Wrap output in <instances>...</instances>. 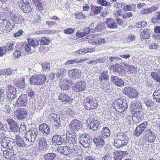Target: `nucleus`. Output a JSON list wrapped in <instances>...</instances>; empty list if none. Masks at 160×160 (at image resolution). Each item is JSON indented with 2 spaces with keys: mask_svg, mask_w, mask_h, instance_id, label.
<instances>
[{
  "mask_svg": "<svg viewBox=\"0 0 160 160\" xmlns=\"http://www.w3.org/2000/svg\"><path fill=\"white\" fill-rule=\"evenodd\" d=\"M46 80L44 75L33 76L30 79V83L31 84L40 85L43 84Z\"/></svg>",
  "mask_w": 160,
  "mask_h": 160,
  "instance_id": "20e7f679",
  "label": "nucleus"
},
{
  "mask_svg": "<svg viewBox=\"0 0 160 160\" xmlns=\"http://www.w3.org/2000/svg\"><path fill=\"white\" fill-rule=\"evenodd\" d=\"M14 99L12 98V97L9 96L8 95H5L4 94L1 97H0V101L2 103L5 102L8 103L10 102Z\"/></svg>",
  "mask_w": 160,
  "mask_h": 160,
  "instance_id": "bb28decb",
  "label": "nucleus"
},
{
  "mask_svg": "<svg viewBox=\"0 0 160 160\" xmlns=\"http://www.w3.org/2000/svg\"><path fill=\"white\" fill-rule=\"evenodd\" d=\"M148 124V122L145 121L137 126L134 131V135L136 136H140L147 128Z\"/></svg>",
  "mask_w": 160,
  "mask_h": 160,
  "instance_id": "9b49d317",
  "label": "nucleus"
},
{
  "mask_svg": "<svg viewBox=\"0 0 160 160\" xmlns=\"http://www.w3.org/2000/svg\"><path fill=\"white\" fill-rule=\"evenodd\" d=\"M101 132L102 137L104 138L108 137L110 135V130L107 127L104 128Z\"/></svg>",
  "mask_w": 160,
  "mask_h": 160,
  "instance_id": "72a5a7b5",
  "label": "nucleus"
},
{
  "mask_svg": "<svg viewBox=\"0 0 160 160\" xmlns=\"http://www.w3.org/2000/svg\"><path fill=\"white\" fill-rule=\"evenodd\" d=\"M106 24L107 27L110 28H116L118 27L116 22L112 18L108 19Z\"/></svg>",
  "mask_w": 160,
  "mask_h": 160,
  "instance_id": "cd10ccee",
  "label": "nucleus"
},
{
  "mask_svg": "<svg viewBox=\"0 0 160 160\" xmlns=\"http://www.w3.org/2000/svg\"><path fill=\"white\" fill-rule=\"evenodd\" d=\"M84 54H85V53L84 51L83 50V49L82 50H79L77 51L74 53V54L76 56L79 55V54L83 55Z\"/></svg>",
  "mask_w": 160,
  "mask_h": 160,
  "instance_id": "338daca9",
  "label": "nucleus"
},
{
  "mask_svg": "<svg viewBox=\"0 0 160 160\" xmlns=\"http://www.w3.org/2000/svg\"><path fill=\"white\" fill-rule=\"evenodd\" d=\"M86 83L84 81H81L77 82L76 85L72 87L73 91L76 92H82L86 88Z\"/></svg>",
  "mask_w": 160,
  "mask_h": 160,
  "instance_id": "2eb2a0df",
  "label": "nucleus"
},
{
  "mask_svg": "<svg viewBox=\"0 0 160 160\" xmlns=\"http://www.w3.org/2000/svg\"><path fill=\"white\" fill-rule=\"evenodd\" d=\"M59 85L61 88L63 89H69L68 85L67 84L66 79H63L60 81Z\"/></svg>",
  "mask_w": 160,
  "mask_h": 160,
  "instance_id": "79ce46f5",
  "label": "nucleus"
},
{
  "mask_svg": "<svg viewBox=\"0 0 160 160\" xmlns=\"http://www.w3.org/2000/svg\"><path fill=\"white\" fill-rule=\"evenodd\" d=\"M27 98V95L21 94L16 102L15 104L18 107L26 106L28 101Z\"/></svg>",
  "mask_w": 160,
  "mask_h": 160,
  "instance_id": "ddd939ff",
  "label": "nucleus"
},
{
  "mask_svg": "<svg viewBox=\"0 0 160 160\" xmlns=\"http://www.w3.org/2000/svg\"><path fill=\"white\" fill-rule=\"evenodd\" d=\"M71 147H72V149L76 153H78L82 151L81 147L79 143L76 142L72 145Z\"/></svg>",
  "mask_w": 160,
  "mask_h": 160,
  "instance_id": "a19ab883",
  "label": "nucleus"
},
{
  "mask_svg": "<svg viewBox=\"0 0 160 160\" xmlns=\"http://www.w3.org/2000/svg\"><path fill=\"white\" fill-rule=\"evenodd\" d=\"M6 52L9 51H12L14 49V45L11 42H8L6 43V45L3 47Z\"/></svg>",
  "mask_w": 160,
  "mask_h": 160,
  "instance_id": "37998d69",
  "label": "nucleus"
},
{
  "mask_svg": "<svg viewBox=\"0 0 160 160\" xmlns=\"http://www.w3.org/2000/svg\"><path fill=\"white\" fill-rule=\"evenodd\" d=\"M6 51L4 50V47H0V57H2L6 53Z\"/></svg>",
  "mask_w": 160,
  "mask_h": 160,
  "instance_id": "0e129e2a",
  "label": "nucleus"
},
{
  "mask_svg": "<svg viewBox=\"0 0 160 160\" xmlns=\"http://www.w3.org/2000/svg\"><path fill=\"white\" fill-rule=\"evenodd\" d=\"M38 148L39 150L44 151L48 147L46 139L43 138H41L39 139Z\"/></svg>",
  "mask_w": 160,
  "mask_h": 160,
  "instance_id": "412c9836",
  "label": "nucleus"
},
{
  "mask_svg": "<svg viewBox=\"0 0 160 160\" xmlns=\"http://www.w3.org/2000/svg\"><path fill=\"white\" fill-rule=\"evenodd\" d=\"M83 105L85 108L87 110L96 109L98 107L96 100L93 98H86L84 100Z\"/></svg>",
  "mask_w": 160,
  "mask_h": 160,
  "instance_id": "39448f33",
  "label": "nucleus"
},
{
  "mask_svg": "<svg viewBox=\"0 0 160 160\" xmlns=\"http://www.w3.org/2000/svg\"><path fill=\"white\" fill-rule=\"evenodd\" d=\"M54 73H56V76L57 78L62 77L66 73V71L64 68L61 69H58L55 70Z\"/></svg>",
  "mask_w": 160,
  "mask_h": 160,
  "instance_id": "2f4dec72",
  "label": "nucleus"
},
{
  "mask_svg": "<svg viewBox=\"0 0 160 160\" xmlns=\"http://www.w3.org/2000/svg\"><path fill=\"white\" fill-rule=\"evenodd\" d=\"M128 154L127 151H117L113 153L114 158L115 160H121L123 157Z\"/></svg>",
  "mask_w": 160,
  "mask_h": 160,
  "instance_id": "6ab92c4d",
  "label": "nucleus"
},
{
  "mask_svg": "<svg viewBox=\"0 0 160 160\" xmlns=\"http://www.w3.org/2000/svg\"><path fill=\"white\" fill-rule=\"evenodd\" d=\"M58 98L59 100L62 102H68L70 99V97L65 93H61Z\"/></svg>",
  "mask_w": 160,
  "mask_h": 160,
  "instance_id": "f704fd0d",
  "label": "nucleus"
},
{
  "mask_svg": "<svg viewBox=\"0 0 160 160\" xmlns=\"http://www.w3.org/2000/svg\"><path fill=\"white\" fill-rule=\"evenodd\" d=\"M112 106L115 109L119 112H122L126 110L128 107L126 101H123L122 98L116 100Z\"/></svg>",
  "mask_w": 160,
  "mask_h": 160,
  "instance_id": "f03ea898",
  "label": "nucleus"
},
{
  "mask_svg": "<svg viewBox=\"0 0 160 160\" xmlns=\"http://www.w3.org/2000/svg\"><path fill=\"white\" fill-rule=\"evenodd\" d=\"M151 75L152 78L156 81H157L158 79V78L160 77L158 73L154 72H152L151 73Z\"/></svg>",
  "mask_w": 160,
  "mask_h": 160,
  "instance_id": "bf43d9fd",
  "label": "nucleus"
},
{
  "mask_svg": "<svg viewBox=\"0 0 160 160\" xmlns=\"http://www.w3.org/2000/svg\"><path fill=\"white\" fill-rule=\"evenodd\" d=\"M147 24L145 21L137 22L135 24V27L138 28H142L146 27Z\"/></svg>",
  "mask_w": 160,
  "mask_h": 160,
  "instance_id": "49530a36",
  "label": "nucleus"
},
{
  "mask_svg": "<svg viewBox=\"0 0 160 160\" xmlns=\"http://www.w3.org/2000/svg\"><path fill=\"white\" fill-rule=\"evenodd\" d=\"M155 16L152 19V22L155 23H160V12H156Z\"/></svg>",
  "mask_w": 160,
  "mask_h": 160,
  "instance_id": "e433bc0d",
  "label": "nucleus"
},
{
  "mask_svg": "<svg viewBox=\"0 0 160 160\" xmlns=\"http://www.w3.org/2000/svg\"><path fill=\"white\" fill-rule=\"evenodd\" d=\"M99 79L101 82L104 83L108 79V76L107 72H103L101 74V77H99Z\"/></svg>",
  "mask_w": 160,
  "mask_h": 160,
  "instance_id": "4c0bfd02",
  "label": "nucleus"
},
{
  "mask_svg": "<svg viewBox=\"0 0 160 160\" xmlns=\"http://www.w3.org/2000/svg\"><path fill=\"white\" fill-rule=\"evenodd\" d=\"M82 126L81 122L80 121L74 119L71 122L69 126L71 130L70 132H74L80 129Z\"/></svg>",
  "mask_w": 160,
  "mask_h": 160,
  "instance_id": "6e6552de",
  "label": "nucleus"
},
{
  "mask_svg": "<svg viewBox=\"0 0 160 160\" xmlns=\"http://www.w3.org/2000/svg\"><path fill=\"white\" fill-rule=\"evenodd\" d=\"M79 142L85 148H89L90 146L91 140L85 134H82L80 136Z\"/></svg>",
  "mask_w": 160,
  "mask_h": 160,
  "instance_id": "4468645a",
  "label": "nucleus"
},
{
  "mask_svg": "<svg viewBox=\"0 0 160 160\" xmlns=\"http://www.w3.org/2000/svg\"><path fill=\"white\" fill-rule=\"evenodd\" d=\"M75 31L74 29L72 28H68L64 30V33L65 34H69L73 33Z\"/></svg>",
  "mask_w": 160,
  "mask_h": 160,
  "instance_id": "052dcab7",
  "label": "nucleus"
},
{
  "mask_svg": "<svg viewBox=\"0 0 160 160\" xmlns=\"http://www.w3.org/2000/svg\"><path fill=\"white\" fill-rule=\"evenodd\" d=\"M122 90L123 92L126 95L132 98L137 97L138 95L137 90L130 87H125Z\"/></svg>",
  "mask_w": 160,
  "mask_h": 160,
  "instance_id": "423d86ee",
  "label": "nucleus"
},
{
  "mask_svg": "<svg viewBox=\"0 0 160 160\" xmlns=\"http://www.w3.org/2000/svg\"><path fill=\"white\" fill-rule=\"evenodd\" d=\"M39 130L43 131L44 133L47 134L50 132V128L48 126L46 123H43L40 125L39 127Z\"/></svg>",
  "mask_w": 160,
  "mask_h": 160,
  "instance_id": "c85d7f7f",
  "label": "nucleus"
},
{
  "mask_svg": "<svg viewBox=\"0 0 160 160\" xmlns=\"http://www.w3.org/2000/svg\"><path fill=\"white\" fill-rule=\"evenodd\" d=\"M102 7H96L94 9V12L96 14H97L99 13L102 10Z\"/></svg>",
  "mask_w": 160,
  "mask_h": 160,
  "instance_id": "774afa93",
  "label": "nucleus"
},
{
  "mask_svg": "<svg viewBox=\"0 0 160 160\" xmlns=\"http://www.w3.org/2000/svg\"><path fill=\"white\" fill-rule=\"evenodd\" d=\"M126 66L128 68L129 70L132 72H133L136 70V68L133 65H129L127 64Z\"/></svg>",
  "mask_w": 160,
  "mask_h": 160,
  "instance_id": "69168bd1",
  "label": "nucleus"
},
{
  "mask_svg": "<svg viewBox=\"0 0 160 160\" xmlns=\"http://www.w3.org/2000/svg\"><path fill=\"white\" fill-rule=\"evenodd\" d=\"M87 58H85L79 60L77 59L68 60L64 64L66 65H69L71 64H72L74 63H82L87 61Z\"/></svg>",
  "mask_w": 160,
  "mask_h": 160,
  "instance_id": "c756f323",
  "label": "nucleus"
},
{
  "mask_svg": "<svg viewBox=\"0 0 160 160\" xmlns=\"http://www.w3.org/2000/svg\"><path fill=\"white\" fill-rule=\"evenodd\" d=\"M62 138L60 135H54L52 138V141L57 143L58 145H60L62 144Z\"/></svg>",
  "mask_w": 160,
  "mask_h": 160,
  "instance_id": "473e14b6",
  "label": "nucleus"
},
{
  "mask_svg": "<svg viewBox=\"0 0 160 160\" xmlns=\"http://www.w3.org/2000/svg\"><path fill=\"white\" fill-rule=\"evenodd\" d=\"M128 142V138L124 133H119L114 141V146L118 148L126 145Z\"/></svg>",
  "mask_w": 160,
  "mask_h": 160,
  "instance_id": "f257e3e1",
  "label": "nucleus"
},
{
  "mask_svg": "<svg viewBox=\"0 0 160 160\" xmlns=\"http://www.w3.org/2000/svg\"><path fill=\"white\" fill-rule=\"evenodd\" d=\"M13 24V22L12 21H7L6 20H4L3 22V25H6V27L7 30L10 31L12 30L11 27L12 24Z\"/></svg>",
  "mask_w": 160,
  "mask_h": 160,
  "instance_id": "58836bf2",
  "label": "nucleus"
},
{
  "mask_svg": "<svg viewBox=\"0 0 160 160\" xmlns=\"http://www.w3.org/2000/svg\"><path fill=\"white\" fill-rule=\"evenodd\" d=\"M57 151L65 155H68L71 153L70 148L67 146H60L57 149Z\"/></svg>",
  "mask_w": 160,
  "mask_h": 160,
  "instance_id": "4be33fe9",
  "label": "nucleus"
},
{
  "mask_svg": "<svg viewBox=\"0 0 160 160\" xmlns=\"http://www.w3.org/2000/svg\"><path fill=\"white\" fill-rule=\"evenodd\" d=\"M38 134L37 129L34 128L33 130L27 131L25 135L26 143L27 146L31 144V142H34Z\"/></svg>",
  "mask_w": 160,
  "mask_h": 160,
  "instance_id": "7ed1b4c3",
  "label": "nucleus"
},
{
  "mask_svg": "<svg viewBox=\"0 0 160 160\" xmlns=\"http://www.w3.org/2000/svg\"><path fill=\"white\" fill-rule=\"evenodd\" d=\"M5 72L6 75L8 76H10L12 74H14L15 73L14 71L12 70L11 68L6 69Z\"/></svg>",
  "mask_w": 160,
  "mask_h": 160,
  "instance_id": "4d7b16f0",
  "label": "nucleus"
},
{
  "mask_svg": "<svg viewBox=\"0 0 160 160\" xmlns=\"http://www.w3.org/2000/svg\"><path fill=\"white\" fill-rule=\"evenodd\" d=\"M132 109L135 112H139L142 108L141 103L138 101H133L131 104Z\"/></svg>",
  "mask_w": 160,
  "mask_h": 160,
  "instance_id": "a878e982",
  "label": "nucleus"
},
{
  "mask_svg": "<svg viewBox=\"0 0 160 160\" xmlns=\"http://www.w3.org/2000/svg\"><path fill=\"white\" fill-rule=\"evenodd\" d=\"M81 70L77 69H72L68 72L69 77L74 79H77L80 78L81 76Z\"/></svg>",
  "mask_w": 160,
  "mask_h": 160,
  "instance_id": "dca6fc26",
  "label": "nucleus"
},
{
  "mask_svg": "<svg viewBox=\"0 0 160 160\" xmlns=\"http://www.w3.org/2000/svg\"><path fill=\"white\" fill-rule=\"evenodd\" d=\"M93 142L96 146H98L100 148H102L104 144V139L101 136H99L94 138L93 140Z\"/></svg>",
  "mask_w": 160,
  "mask_h": 160,
  "instance_id": "b1692460",
  "label": "nucleus"
},
{
  "mask_svg": "<svg viewBox=\"0 0 160 160\" xmlns=\"http://www.w3.org/2000/svg\"><path fill=\"white\" fill-rule=\"evenodd\" d=\"M146 138L147 141L149 142H153L155 139V134L150 129H148L145 132Z\"/></svg>",
  "mask_w": 160,
  "mask_h": 160,
  "instance_id": "aec40b11",
  "label": "nucleus"
},
{
  "mask_svg": "<svg viewBox=\"0 0 160 160\" xmlns=\"http://www.w3.org/2000/svg\"><path fill=\"white\" fill-rule=\"evenodd\" d=\"M132 15V13L131 12H126L122 16L123 18L124 19H128L131 17Z\"/></svg>",
  "mask_w": 160,
  "mask_h": 160,
  "instance_id": "680f3d73",
  "label": "nucleus"
},
{
  "mask_svg": "<svg viewBox=\"0 0 160 160\" xmlns=\"http://www.w3.org/2000/svg\"><path fill=\"white\" fill-rule=\"evenodd\" d=\"M18 4L20 8L24 12L28 13L32 10L29 3L26 0H21Z\"/></svg>",
  "mask_w": 160,
  "mask_h": 160,
  "instance_id": "0eeeda50",
  "label": "nucleus"
},
{
  "mask_svg": "<svg viewBox=\"0 0 160 160\" xmlns=\"http://www.w3.org/2000/svg\"><path fill=\"white\" fill-rule=\"evenodd\" d=\"M40 42L43 45H46L50 43V41L48 38L43 37L42 38Z\"/></svg>",
  "mask_w": 160,
  "mask_h": 160,
  "instance_id": "3c124183",
  "label": "nucleus"
},
{
  "mask_svg": "<svg viewBox=\"0 0 160 160\" xmlns=\"http://www.w3.org/2000/svg\"><path fill=\"white\" fill-rule=\"evenodd\" d=\"M17 86L20 89H24L26 87V85L25 83L24 80L19 81L17 83Z\"/></svg>",
  "mask_w": 160,
  "mask_h": 160,
  "instance_id": "8fccbe9b",
  "label": "nucleus"
},
{
  "mask_svg": "<svg viewBox=\"0 0 160 160\" xmlns=\"http://www.w3.org/2000/svg\"><path fill=\"white\" fill-rule=\"evenodd\" d=\"M50 64L48 63H44L42 64V69L43 71L48 70H49L50 68Z\"/></svg>",
  "mask_w": 160,
  "mask_h": 160,
  "instance_id": "864d4df0",
  "label": "nucleus"
},
{
  "mask_svg": "<svg viewBox=\"0 0 160 160\" xmlns=\"http://www.w3.org/2000/svg\"><path fill=\"white\" fill-rule=\"evenodd\" d=\"M56 157V154L53 153H48L44 156L45 160H53Z\"/></svg>",
  "mask_w": 160,
  "mask_h": 160,
  "instance_id": "c03bdc74",
  "label": "nucleus"
},
{
  "mask_svg": "<svg viewBox=\"0 0 160 160\" xmlns=\"http://www.w3.org/2000/svg\"><path fill=\"white\" fill-rule=\"evenodd\" d=\"M91 30H93V29H91L90 30V28L89 27H87L83 29V32L85 33L86 36L90 34V32H92Z\"/></svg>",
  "mask_w": 160,
  "mask_h": 160,
  "instance_id": "e2e57ef3",
  "label": "nucleus"
},
{
  "mask_svg": "<svg viewBox=\"0 0 160 160\" xmlns=\"http://www.w3.org/2000/svg\"><path fill=\"white\" fill-rule=\"evenodd\" d=\"M16 143L17 145L19 147H25L26 146V145H27L26 142L24 141L23 138H22L21 140H18V141H16Z\"/></svg>",
  "mask_w": 160,
  "mask_h": 160,
  "instance_id": "09e8293b",
  "label": "nucleus"
},
{
  "mask_svg": "<svg viewBox=\"0 0 160 160\" xmlns=\"http://www.w3.org/2000/svg\"><path fill=\"white\" fill-rule=\"evenodd\" d=\"M15 113L16 118L20 120L25 119L27 116V111L23 108H18Z\"/></svg>",
  "mask_w": 160,
  "mask_h": 160,
  "instance_id": "9d476101",
  "label": "nucleus"
},
{
  "mask_svg": "<svg viewBox=\"0 0 160 160\" xmlns=\"http://www.w3.org/2000/svg\"><path fill=\"white\" fill-rule=\"evenodd\" d=\"M0 141L1 142V145L3 148H10L12 147L11 143L12 142L10 140L9 138L8 137L5 138L3 140Z\"/></svg>",
  "mask_w": 160,
  "mask_h": 160,
  "instance_id": "393cba45",
  "label": "nucleus"
},
{
  "mask_svg": "<svg viewBox=\"0 0 160 160\" xmlns=\"http://www.w3.org/2000/svg\"><path fill=\"white\" fill-rule=\"evenodd\" d=\"M28 43L31 46L33 47V48H35L38 47L39 45V42L37 40H34L31 38H29L28 40Z\"/></svg>",
  "mask_w": 160,
  "mask_h": 160,
  "instance_id": "ea45409f",
  "label": "nucleus"
},
{
  "mask_svg": "<svg viewBox=\"0 0 160 160\" xmlns=\"http://www.w3.org/2000/svg\"><path fill=\"white\" fill-rule=\"evenodd\" d=\"M6 92L7 94L12 97L15 98L16 96V90L15 88L11 84L8 85L5 88Z\"/></svg>",
  "mask_w": 160,
  "mask_h": 160,
  "instance_id": "a211bd4d",
  "label": "nucleus"
},
{
  "mask_svg": "<svg viewBox=\"0 0 160 160\" xmlns=\"http://www.w3.org/2000/svg\"><path fill=\"white\" fill-rule=\"evenodd\" d=\"M98 3L103 6H110L111 5L110 2H108L106 0H97Z\"/></svg>",
  "mask_w": 160,
  "mask_h": 160,
  "instance_id": "5fc2aeb1",
  "label": "nucleus"
},
{
  "mask_svg": "<svg viewBox=\"0 0 160 160\" xmlns=\"http://www.w3.org/2000/svg\"><path fill=\"white\" fill-rule=\"evenodd\" d=\"M31 46L29 43H28V44H27L25 45L21 46V47L20 48V51H22V52L23 51L22 49L24 48L25 51L27 52H29L31 50Z\"/></svg>",
  "mask_w": 160,
  "mask_h": 160,
  "instance_id": "a18cd8bd",
  "label": "nucleus"
},
{
  "mask_svg": "<svg viewBox=\"0 0 160 160\" xmlns=\"http://www.w3.org/2000/svg\"><path fill=\"white\" fill-rule=\"evenodd\" d=\"M11 110L12 109L9 105H7L5 106L4 111L6 114L9 115Z\"/></svg>",
  "mask_w": 160,
  "mask_h": 160,
  "instance_id": "6e6d98bb",
  "label": "nucleus"
},
{
  "mask_svg": "<svg viewBox=\"0 0 160 160\" xmlns=\"http://www.w3.org/2000/svg\"><path fill=\"white\" fill-rule=\"evenodd\" d=\"M7 122L10 126V129L14 132H18L19 130V126L12 119L8 118L6 120Z\"/></svg>",
  "mask_w": 160,
  "mask_h": 160,
  "instance_id": "f3484780",
  "label": "nucleus"
},
{
  "mask_svg": "<svg viewBox=\"0 0 160 160\" xmlns=\"http://www.w3.org/2000/svg\"><path fill=\"white\" fill-rule=\"evenodd\" d=\"M145 104L148 107L151 108L154 105V102L148 98H146L144 101Z\"/></svg>",
  "mask_w": 160,
  "mask_h": 160,
  "instance_id": "603ef678",
  "label": "nucleus"
},
{
  "mask_svg": "<svg viewBox=\"0 0 160 160\" xmlns=\"http://www.w3.org/2000/svg\"><path fill=\"white\" fill-rule=\"evenodd\" d=\"M28 95L32 97H34L35 92L32 88H29L27 91Z\"/></svg>",
  "mask_w": 160,
  "mask_h": 160,
  "instance_id": "13d9d810",
  "label": "nucleus"
},
{
  "mask_svg": "<svg viewBox=\"0 0 160 160\" xmlns=\"http://www.w3.org/2000/svg\"><path fill=\"white\" fill-rule=\"evenodd\" d=\"M88 127L94 131L97 130L99 128L100 122L92 118H89L87 120Z\"/></svg>",
  "mask_w": 160,
  "mask_h": 160,
  "instance_id": "1a4fd4ad",
  "label": "nucleus"
},
{
  "mask_svg": "<svg viewBox=\"0 0 160 160\" xmlns=\"http://www.w3.org/2000/svg\"><path fill=\"white\" fill-rule=\"evenodd\" d=\"M4 154L7 158L11 160L14 159L16 157V154L12 152L5 151Z\"/></svg>",
  "mask_w": 160,
  "mask_h": 160,
  "instance_id": "c9c22d12",
  "label": "nucleus"
},
{
  "mask_svg": "<svg viewBox=\"0 0 160 160\" xmlns=\"http://www.w3.org/2000/svg\"><path fill=\"white\" fill-rule=\"evenodd\" d=\"M148 29H145L141 33V35L143 38L145 39H148L149 38L150 35L149 33Z\"/></svg>",
  "mask_w": 160,
  "mask_h": 160,
  "instance_id": "de8ad7c7",
  "label": "nucleus"
},
{
  "mask_svg": "<svg viewBox=\"0 0 160 160\" xmlns=\"http://www.w3.org/2000/svg\"><path fill=\"white\" fill-rule=\"evenodd\" d=\"M67 139L66 142L70 144V147L72 145L77 142V138L74 132H69L66 134Z\"/></svg>",
  "mask_w": 160,
  "mask_h": 160,
  "instance_id": "f8f14e48",
  "label": "nucleus"
},
{
  "mask_svg": "<svg viewBox=\"0 0 160 160\" xmlns=\"http://www.w3.org/2000/svg\"><path fill=\"white\" fill-rule=\"evenodd\" d=\"M52 117H53L54 118H55V119H54L53 123L54 127L53 128L55 129H58L61 126V124L58 122V118L57 117H59V116L56 114L55 113H52L51 115Z\"/></svg>",
  "mask_w": 160,
  "mask_h": 160,
  "instance_id": "7c9ffc66",
  "label": "nucleus"
},
{
  "mask_svg": "<svg viewBox=\"0 0 160 160\" xmlns=\"http://www.w3.org/2000/svg\"><path fill=\"white\" fill-rule=\"evenodd\" d=\"M111 80L113 83L120 87L124 86V82L121 79L115 76H112L111 78Z\"/></svg>",
  "mask_w": 160,
  "mask_h": 160,
  "instance_id": "5701e85b",
  "label": "nucleus"
}]
</instances>
